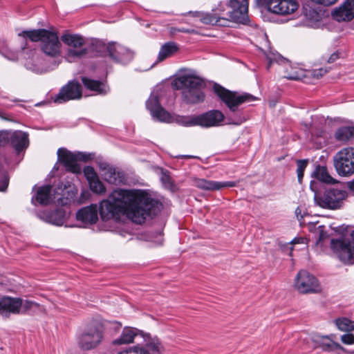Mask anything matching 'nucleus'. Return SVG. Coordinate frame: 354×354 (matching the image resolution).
Here are the masks:
<instances>
[{
  "instance_id": "15",
  "label": "nucleus",
  "mask_w": 354,
  "mask_h": 354,
  "mask_svg": "<svg viewBox=\"0 0 354 354\" xmlns=\"http://www.w3.org/2000/svg\"><path fill=\"white\" fill-rule=\"evenodd\" d=\"M229 6L232 9L228 14L229 22L246 24L249 21L248 0H230Z\"/></svg>"
},
{
  "instance_id": "28",
  "label": "nucleus",
  "mask_w": 354,
  "mask_h": 354,
  "mask_svg": "<svg viewBox=\"0 0 354 354\" xmlns=\"http://www.w3.org/2000/svg\"><path fill=\"white\" fill-rule=\"evenodd\" d=\"M12 146L17 151H21L29 145L28 134L21 131H15L10 138Z\"/></svg>"
},
{
  "instance_id": "50",
  "label": "nucleus",
  "mask_w": 354,
  "mask_h": 354,
  "mask_svg": "<svg viewBox=\"0 0 354 354\" xmlns=\"http://www.w3.org/2000/svg\"><path fill=\"white\" fill-rule=\"evenodd\" d=\"M291 243L296 244V243H304V239L303 238H295L292 241Z\"/></svg>"
},
{
  "instance_id": "3",
  "label": "nucleus",
  "mask_w": 354,
  "mask_h": 354,
  "mask_svg": "<svg viewBox=\"0 0 354 354\" xmlns=\"http://www.w3.org/2000/svg\"><path fill=\"white\" fill-rule=\"evenodd\" d=\"M19 36L28 38L31 41H40L41 51L51 57H56L61 54L62 44L55 32L41 28L24 30Z\"/></svg>"
},
{
  "instance_id": "24",
  "label": "nucleus",
  "mask_w": 354,
  "mask_h": 354,
  "mask_svg": "<svg viewBox=\"0 0 354 354\" xmlns=\"http://www.w3.org/2000/svg\"><path fill=\"white\" fill-rule=\"evenodd\" d=\"M104 180L110 184L118 185L124 183L125 176L122 171H117L114 167L106 165L102 167Z\"/></svg>"
},
{
  "instance_id": "49",
  "label": "nucleus",
  "mask_w": 354,
  "mask_h": 354,
  "mask_svg": "<svg viewBox=\"0 0 354 354\" xmlns=\"http://www.w3.org/2000/svg\"><path fill=\"white\" fill-rule=\"evenodd\" d=\"M295 214H296V216L298 218V220H301L304 217V216L301 214V209L299 207H298L296 209H295Z\"/></svg>"
},
{
  "instance_id": "27",
  "label": "nucleus",
  "mask_w": 354,
  "mask_h": 354,
  "mask_svg": "<svg viewBox=\"0 0 354 354\" xmlns=\"http://www.w3.org/2000/svg\"><path fill=\"white\" fill-rule=\"evenodd\" d=\"M189 14L193 17L198 18L199 21L204 24L221 26L219 21L221 18L212 11L211 12L195 11L190 12Z\"/></svg>"
},
{
  "instance_id": "19",
  "label": "nucleus",
  "mask_w": 354,
  "mask_h": 354,
  "mask_svg": "<svg viewBox=\"0 0 354 354\" xmlns=\"http://www.w3.org/2000/svg\"><path fill=\"white\" fill-rule=\"evenodd\" d=\"M106 50L109 57L116 62L126 64L133 57V53L129 49L116 42L109 43Z\"/></svg>"
},
{
  "instance_id": "43",
  "label": "nucleus",
  "mask_w": 354,
  "mask_h": 354,
  "mask_svg": "<svg viewBox=\"0 0 354 354\" xmlns=\"http://www.w3.org/2000/svg\"><path fill=\"white\" fill-rule=\"evenodd\" d=\"M318 4L328 6L334 4L337 0H311Z\"/></svg>"
},
{
  "instance_id": "33",
  "label": "nucleus",
  "mask_w": 354,
  "mask_h": 354,
  "mask_svg": "<svg viewBox=\"0 0 354 354\" xmlns=\"http://www.w3.org/2000/svg\"><path fill=\"white\" fill-rule=\"evenodd\" d=\"M169 122H175L183 127H194L197 126V115H171V121Z\"/></svg>"
},
{
  "instance_id": "18",
  "label": "nucleus",
  "mask_w": 354,
  "mask_h": 354,
  "mask_svg": "<svg viewBox=\"0 0 354 354\" xmlns=\"http://www.w3.org/2000/svg\"><path fill=\"white\" fill-rule=\"evenodd\" d=\"M308 340L310 341L308 342L309 348L312 349L320 348L324 351H331L337 349L344 350L339 344L333 342L330 337L328 335L313 334L308 337Z\"/></svg>"
},
{
  "instance_id": "32",
  "label": "nucleus",
  "mask_w": 354,
  "mask_h": 354,
  "mask_svg": "<svg viewBox=\"0 0 354 354\" xmlns=\"http://www.w3.org/2000/svg\"><path fill=\"white\" fill-rule=\"evenodd\" d=\"M312 176L318 180L326 184H335L337 181L328 172L326 167L317 165Z\"/></svg>"
},
{
  "instance_id": "17",
  "label": "nucleus",
  "mask_w": 354,
  "mask_h": 354,
  "mask_svg": "<svg viewBox=\"0 0 354 354\" xmlns=\"http://www.w3.org/2000/svg\"><path fill=\"white\" fill-rule=\"evenodd\" d=\"M146 107L154 119L165 122L171 121V115L161 106L158 95L156 93L151 94L146 102Z\"/></svg>"
},
{
  "instance_id": "20",
  "label": "nucleus",
  "mask_w": 354,
  "mask_h": 354,
  "mask_svg": "<svg viewBox=\"0 0 354 354\" xmlns=\"http://www.w3.org/2000/svg\"><path fill=\"white\" fill-rule=\"evenodd\" d=\"M225 116L218 110H211L197 115V126L202 127H217L223 122Z\"/></svg>"
},
{
  "instance_id": "34",
  "label": "nucleus",
  "mask_w": 354,
  "mask_h": 354,
  "mask_svg": "<svg viewBox=\"0 0 354 354\" xmlns=\"http://www.w3.org/2000/svg\"><path fill=\"white\" fill-rule=\"evenodd\" d=\"M304 77V71L297 66H293L290 64H286L283 77L291 80H299Z\"/></svg>"
},
{
  "instance_id": "9",
  "label": "nucleus",
  "mask_w": 354,
  "mask_h": 354,
  "mask_svg": "<svg viewBox=\"0 0 354 354\" xmlns=\"http://www.w3.org/2000/svg\"><path fill=\"white\" fill-rule=\"evenodd\" d=\"M103 338V326L97 322H92L79 338V344L84 350L95 348Z\"/></svg>"
},
{
  "instance_id": "10",
  "label": "nucleus",
  "mask_w": 354,
  "mask_h": 354,
  "mask_svg": "<svg viewBox=\"0 0 354 354\" xmlns=\"http://www.w3.org/2000/svg\"><path fill=\"white\" fill-rule=\"evenodd\" d=\"M349 239H331L332 249L339 259L345 263H353L354 259V230Z\"/></svg>"
},
{
  "instance_id": "36",
  "label": "nucleus",
  "mask_w": 354,
  "mask_h": 354,
  "mask_svg": "<svg viewBox=\"0 0 354 354\" xmlns=\"http://www.w3.org/2000/svg\"><path fill=\"white\" fill-rule=\"evenodd\" d=\"M335 138L340 142L348 141L354 136V127H342L335 134Z\"/></svg>"
},
{
  "instance_id": "47",
  "label": "nucleus",
  "mask_w": 354,
  "mask_h": 354,
  "mask_svg": "<svg viewBox=\"0 0 354 354\" xmlns=\"http://www.w3.org/2000/svg\"><path fill=\"white\" fill-rule=\"evenodd\" d=\"M8 185V180L6 178L3 179L2 184L0 185V192H4Z\"/></svg>"
},
{
  "instance_id": "7",
  "label": "nucleus",
  "mask_w": 354,
  "mask_h": 354,
  "mask_svg": "<svg viewBox=\"0 0 354 354\" xmlns=\"http://www.w3.org/2000/svg\"><path fill=\"white\" fill-rule=\"evenodd\" d=\"M337 174L348 176L354 174V148L346 147L338 151L333 158Z\"/></svg>"
},
{
  "instance_id": "6",
  "label": "nucleus",
  "mask_w": 354,
  "mask_h": 354,
  "mask_svg": "<svg viewBox=\"0 0 354 354\" xmlns=\"http://www.w3.org/2000/svg\"><path fill=\"white\" fill-rule=\"evenodd\" d=\"M61 40L68 46L65 59L68 62H74L87 55L88 49L85 47L86 41L82 35L65 33L61 36Z\"/></svg>"
},
{
  "instance_id": "29",
  "label": "nucleus",
  "mask_w": 354,
  "mask_h": 354,
  "mask_svg": "<svg viewBox=\"0 0 354 354\" xmlns=\"http://www.w3.org/2000/svg\"><path fill=\"white\" fill-rule=\"evenodd\" d=\"M138 330L136 328L126 327L120 336L113 341L114 345L129 344L133 343Z\"/></svg>"
},
{
  "instance_id": "25",
  "label": "nucleus",
  "mask_w": 354,
  "mask_h": 354,
  "mask_svg": "<svg viewBox=\"0 0 354 354\" xmlns=\"http://www.w3.org/2000/svg\"><path fill=\"white\" fill-rule=\"evenodd\" d=\"M82 82L84 86L98 95H106L110 89L105 82L95 80L86 77H82Z\"/></svg>"
},
{
  "instance_id": "23",
  "label": "nucleus",
  "mask_w": 354,
  "mask_h": 354,
  "mask_svg": "<svg viewBox=\"0 0 354 354\" xmlns=\"http://www.w3.org/2000/svg\"><path fill=\"white\" fill-rule=\"evenodd\" d=\"M333 17L338 21L353 19L354 18V0H346L334 11Z\"/></svg>"
},
{
  "instance_id": "30",
  "label": "nucleus",
  "mask_w": 354,
  "mask_h": 354,
  "mask_svg": "<svg viewBox=\"0 0 354 354\" xmlns=\"http://www.w3.org/2000/svg\"><path fill=\"white\" fill-rule=\"evenodd\" d=\"M230 8L229 1H221L218 5L214 7L212 9V11L221 18L219 19L220 23H221V26H227L229 24V17L228 14H230V11L225 12V10Z\"/></svg>"
},
{
  "instance_id": "16",
  "label": "nucleus",
  "mask_w": 354,
  "mask_h": 354,
  "mask_svg": "<svg viewBox=\"0 0 354 354\" xmlns=\"http://www.w3.org/2000/svg\"><path fill=\"white\" fill-rule=\"evenodd\" d=\"M20 308L24 310L36 309L39 308V304L32 300L17 297L4 296L0 298V310H19Z\"/></svg>"
},
{
  "instance_id": "42",
  "label": "nucleus",
  "mask_w": 354,
  "mask_h": 354,
  "mask_svg": "<svg viewBox=\"0 0 354 354\" xmlns=\"http://www.w3.org/2000/svg\"><path fill=\"white\" fill-rule=\"evenodd\" d=\"M342 342L345 344H354V335L351 333H346L341 337Z\"/></svg>"
},
{
  "instance_id": "31",
  "label": "nucleus",
  "mask_w": 354,
  "mask_h": 354,
  "mask_svg": "<svg viewBox=\"0 0 354 354\" xmlns=\"http://www.w3.org/2000/svg\"><path fill=\"white\" fill-rule=\"evenodd\" d=\"M178 50V46L173 41L164 44L160 49L156 62H161L174 55Z\"/></svg>"
},
{
  "instance_id": "1",
  "label": "nucleus",
  "mask_w": 354,
  "mask_h": 354,
  "mask_svg": "<svg viewBox=\"0 0 354 354\" xmlns=\"http://www.w3.org/2000/svg\"><path fill=\"white\" fill-rule=\"evenodd\" d=\"M159 203L145 191L139 189H116L107 199L103 200L99 212L104 221L120 220L127 214L133 222L144 223L148 216L156 214Z\"/></svg>"
},
{
  "instance_id": "44",
  "label": "nucleus",
  "mask_w": 354,
  "mask_h": 354,
  "mask_svg": "<svg viewBox=\"0 0 354 354\" xmlns=\"http://www.w3.org/2000/svg\"><path fill=\"white\" fill-rule=\"evenodd\" d=\"M326 72L327 71L326 69H324L322 68H319L313 71V76L318 79L319 77H322L324 74L326 73Z\"/></svg>"
},
{
  "instance_id": "26",
  "label": "nucleus",
  "mask_w": 354,
  "mask_h": 354,
  "mask_svg": "<svg viewBox=\"0 0 354 354\" xmlns=\"http://www.w3.org/2000/svg\"><path fill=\"white\" fill-rule=\"evenodd\" d=\"M43 218L47 223L62 225L65 222L66 212L62 209L43 212Z\"/></svg>"
},
{
  "instance_id": "5",
  "label": "nucleus",
  "mask_w": 354,
  "mask_h": 354,
  "mask_svg": "<svg viewBox=\"0 0 354 354\" xmlns=\"http://www.w3.org/2000/svg\"><path fill=\"white\" fill-rule=\"evenodd\" d=\"M347 196L345 188L342 185H337L326 189L322 194L315 193L314 200L318 206L335 210L343 207Z\"/></svg>"
},
{
  "instance_id": "51",
  "label": "nucleus",
  "mask_w": 354,
  "mask_h": 354,
  "mask_svg": "<svg viewBox=\"0 0 354 354\" xmlns=\"http://www.w3.org/2000/svg\"><path fill=\"white\" fill-rule=\"evenodd\" d=\"M348 187L351 190L354 191V179L348 183Z\"/></svg>"
},
{
  "instance_id": "22",
  "label": "nucleus",
  "mask_w": 354,
  "mask_h": 354,
  "mask_svg": "<svg viewBox=\"0 0 354 354\" xmlns=\"http://www.w3.org/2000/svg\"><path fill=\"white\" fill-rule=\"evenodd\" d=\"M76 218L85 225H92L98 220L97 207L96 205H91L82 207L77 211Z\"/></svg>"
},
{
  "instance_id": "12",
  "label": "nucleus",
  "mask_w": 354,
  "mask_h": 354,
  "mask_svg": "<svg viewBox=\"0 0 354 354\" xmlns=\"http://www.w3.org/2000/svg\"><path fill=\"white\" fill-rule=\"evenodd\" d=\"M164 351V347L158 338L147 336L144 345L130 346L118 351L116 354H163Z\"/></svg>"
},
{
  "instance_id": "35",
  "label": "nucleus",
  "mask_w": 354,
  "mask_h": 354,
  "mask_svg": "<svg viewBox=\"0 0 354 354\" xmlns=\"http://www.w3.org/2000/svg\"><path fill=\"white\" fill-rule=\"evenodd\" d=\"M52 187L50 185H44L40 187L37 193L35 199L41 205H47L51 199Z\"/></svg>"
},
{
  "instance_id": "8",
  "label": "nucleus",
  "mask_w": 354,
  "mask_h": 354,
  "mask_svg": "<svg viewBox=\"0 0 354 354\" xmlns=\"http://www.w3.org/2000/svg\"><path fill=\"white\" fill-rule=\"evenodd\" d=\"M294 287L301 294L318 293L322 291L318 279L305 270H301L297 274Z\"/></svg>"
},
{
  "instance_id": "37",
  "label": "nucleus",
  "mask_w": 354,
  "mask_h": 354,
  "mask_svg": "<svg viewBox=\"0 0 354 354\" xmlns=\"http://www.w3.org/2000/svg\"><path fill=\"white\" fill-rule=\"evenodd\" d=\"M335 323L340 330L348 332L354 330V322L348 318L343 317L337 319Z\"/></svg>"
},
{
  "instance_id": "13",
  "label": "nucleus",
  "mask_w": 354,
  "mask_h": 354,
  "mask_svg": "<svg viewBox=\"0 0 354 354\" xmlns=\"http://www.w3.org/2000/svg\"><path fill=\"white\" fill-rule=\"evenodd\" d=\"M82 96V88L77 81H69L62 86L59 93L53 97L56 104H62L70 100H80Z\"/></svg>"
},
{
  "instance_id": "38",
  "label": "nucleus",
  "mask_w": 354,
  "mask_h": 354,
  "mask_svg": "<svg viewBox=\"0 0 354 354\" xmlns=\"http://www.w3.org/2000/svg\"><path fill=\"white\" fill-rule=\"evenodd\" d=\"M88 184L90 189L94 193L102 194L106 192L104 184L100 180L98 177L88 182Z\"/></svg>"
},
{
  "instance_id": "40",
  "label": "nucleus",
  "mask_w": 354,
  "mask_h": 354,
  "mask_svg": "<svg viewBox=\"0 0 354 354\" xmlns=\"http://www.w3.org/2000/svg\"><path fill=\"white\" fill-rule=\"evenodd\" d=\"M64 194H60L55 191L53 194V200L57 205H66L70 203V199L64 196Z\"/></svg>"
},
{
  "instance_id": "52",
  "label": "nucleus",
  "mask_w": 354,
  "mask_h": 354,
  "mask_svg": "<svg viewBox=\"0 0 354 354\" xmlns=\"http://www.w3.org/2000/svg\"><path fill=\"white\" fill-rule=\"evenodd\" d=\"M183 158H198L197 156H189V155H186V156H182Z\"/></svg>"
},
{
  "instance_id": "48",
  "label": "nucleus",
  "mask_w": 354,
  "mask_h": 354,
  "mask_svg": "<svg viewBox=\"0 0 354 354\" xmlns=\"http://www.w3.org/2000/svg\"><path fill=\"white\" fill-rule=\"evenodd\" d=\"M338 58H339L338 53H334L328 58V62L333 63L335 61H336Z\"/></svg>"
},
{
  "instance_id": "21",
  "label": "nucleus",
  "mask_w": 354,
  "mask_h": 354,
  "mask_svg": "<svg viewBox=\"0 0 354 354\" xmlns=\"http://www.w3.org/2000/svg\"><path fill=\"white\" fill-rule=\"evenodd\" d=\"M194 185L198 189L205 191H217L223 188L233 187L236 185L234 181L218 182L209 180L205 178H196Z\"/></svg>"
},
{
  "instance_id": "41",
  "label": "nucleus",
  "mask_w": 354,
  "mask_h": 354,
  "mask_svg": "<svg viewBox=\"0 0 354 354\" xmlns=\"http://www.w3.org/2000/svg\"><path fill=\"white\" fill-rule=\"evenodd\" d=\"M84 174L88 182L93 180L95 178L98 177L94 169L91 166H86L84 167Z\"/></svg>"
},
{
  "instance_id": "14",
  "label": "nucleus",
  "mask_w": 354,
  "mask_h": 354,
  "mask_svg": "<svg viewBox=\"0 0 354 354\" xmlns=\"http://www.w3.org/2000/svg\"><path fill=\"white\" fill-rule=\"evenodd\" d=\"M268 11L275 15H288L299 8L297 0H264Z\"/></svg>"
},
{
  "instance_id": "39",
  "label": "nucleus",
  "mask_w": 354,
  "mask_h": 354,
  "mask_svg": "<svg viewBox=\"0 0 354 354\" xmlns=\"http://www.w3.org/2000/svg\"><path fill=\"white\" fill-rule=\"evenodd\" d=\"M308 160H299L297 161V173L298 181L301 183L304 176V172L308 165Z\"/></svg>"
},
{
  "instance_id": "4",
  "label": "nucleus",
  "mask_w": 354,
  "mask_h": 354,
  "mask_svg": "<svg viewBox=\"0 0 354 354\" xmlns=\"http://www.w3.org/2000/svg\"><path fill=\"white\" fill-rule=\"evenodd\" d=\"M178 82L182 89L183 100L187 104H198L204 101V82L195 76H180Z\"/></svg>"
},
{
  "instance_id": "11",
  "label": "nucleus",
  "mask_w": 354,
  "mask_h": 354,
  "mask_svg": "<svg viewBox=\"0 0 354 354\" xmlns=\"http://www.w3.org/2000/svg\"><path fill=\"white\" fill-rule=\"evenodd\" d=\"M57 156L59 161L64 165L66 170L74 174L81 173V166L77 161L86 162L88 160L85 153H73L64 148H59L57 150Z\"/></svg>"
},
{
  "instance_id": "45",
  "label": "nucleus",
  "mask_w": 354,
  "mask_h": 354,
  "mask_svg": "<svg viewBox=\"0 0 354 354\" xmlns=\"http://www.w3.org/2000/svg\"><path fill=\"white\" fill-rule=\"evenodd\" d=\"M177 30L180 32L189 33V34H195L197 32L196 30H195L194 29H192V28H178Z\"/></svg>"
},
{
  "instance_id": "46",
  "label": "nucleus",
  "mask_w": 354,
  "mask_h": 354,
  "mask_svg": "<svg viewBox=\"0 0 354 354\" xmlns=\"http://www.w3.org/2000/svg\"><path fill=\"white\" fill-rule=\"evenodd\" d=\"M20 311H0V316L4 319H7L10 317V313H19Z\"/></svg>"
},
{
  "instance_id": "2",
  "label": "nucleus",
  "mask_w": 354,
  "mask_h": 354,
  "mask_svg": "<svg viewBox=\"0 0 354 354\" xmlns=\"http://www.w3.org/2000/svg\"><path fill=\"white\" fill-rule=\"evenodd\" d=\"M214 92L218 97L228 107L234 115H227L229 124L240 125L247 120V117L241 113H236L238 106L245 102H250L257 100V97L249 93L239 94L236 92L229 91L224 87L216 84L214 86Z\"/></svg>"
}]
</instances>
